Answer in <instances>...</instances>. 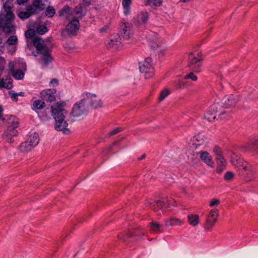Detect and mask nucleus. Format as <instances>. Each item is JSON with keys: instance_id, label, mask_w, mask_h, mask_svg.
Returning a JSON list of instances; mask_svg holds the SVG:
<instances>
[{"instance_id": "obj_1", "label": "nucleus", "mask_w": 258, "mask_h": 258, "mask_svg": "<svg viewBox=\"0 0 258 258\" xmlns=\"http://www.w3.org/2000/svg\"><path fill=\"white\" fill-rule=\"evenodd\" d=\"M4 10L0 14V28H2L7 33H14L15 28L12 24L15 16L8 2L3 5Z\"/></svg>"}, {"instance_id": "obj_2", "label": "nucleus", "mask_w": 258, "mask_h": 258, "mask_svg": "<svg viewBox=\"0 0 258 258\" xmlns=\"http://www.w3.org/2000/svg\"><path fill=\"white\" fill-rule=\"evenodd\" d=\"M33 45L37 48L38 62L42 66H47L52 61V57L50 54V50L44 44V41L41 39L36 37L33 40Z\"/></svg>"}, {"instance_id": "obj_3", "label": "nucleus", "mask_w": 258, "mask_h": 258, "mask_svg": "<svg viewBox=\"0 0 258 258\" xmlns=\"http://www.w3.org/2000/svg\"><path fill=\"white\" fill-rule=\"evenodd\" d=\"M89 110L87 100L85 97L76 102L73 106L72 115L74 117H80L87 114Z\"/></svg>"}, {"instance_id": "obj_4", "label": "nucleus", "mask_w": 258, "mask_h": 258, "mask_svg": "<svg viewBox=\"0 0 258 258\" xmlns=\"http://www.w3.org/2000/svg\"><path fill=\"white\" fill-rule=\"evenodd\" d=\"M140 71L145 74V79H149L154 75V69L152 66L151 58L148 57L145 60L139 63Z\"/></svg>"}, {"instance_id": "obj_5", "label": "nucleus", "mask_w": 258, "mask_h": 258, "mask_svg": "<svg viewBox=\"0 0 258 258\" xmlns=\"http://www.w3.org/2000/svg\"><path fill=\"white\" fill-rule=\"evenodd\" d=\"M64 105L62 102H57L55 106L51 107V112L52 115L54 120L56 119V117L58 119H65L67 115V111L66 110L62 108Z\"/></svg>"}, {"instance_id": "obj_6", "label": "nucleus", "mask_w": 258, "mask_h": 258, "mask_svg": "<svg viewBox=\"0 0 258 258\" xmlns=\"http://www.w3.org/2000/svg\"><path fill=\"white\" fill-rule=\"evenodd\" d=\"M218 216L219 211L217 209L214 208L210 211L209 214L206 217V221L205 225V229L206 230H211L217 220Z\"/></svg>"}, {"instance_id": "obj_7", "label": "nucleus", "mask_w": 258, "mask_h": 258, "mask_svg": "<svg viewBox=\"0 0 258 258\" xmlns=\"http://www.w3.org/2000/svg\"><path fill=\"white\" fill-rule=\"evenodd\" d=\"M201 63L202 58L199 52L197 56L192 53L189 54L188 65L194 72L197 73L201 72Z\"/></svg>"}, {"instance_id": "obj_8", "label": "nucleus", "mask_w": 258, "mask_h": 258, "mask_svg": "<svg viewBox=\"0 0 258 258\" xmlns=\"http://www.w3.org/2000/svg\"><path fill=\"white\" fill-rule=\"evenodd\" d=\"M86 100H87V104L90 103L92 107L97 108L102 106V102L98 97H96L95 94L90 93L83 94Z\"/></svg>"}, {"instance_id": "obj_9", "label": "nucleus", "mask_w": 258, "mask_h": 258, "mask_svg": "<svg viewBox=\"0 0 258 258\" xmlns=\"http://www.w3.org/2000/svg\"><path fill=\"white\" fill-rule=\"evenodd\" d=\"M69 22L66 26V30L71 35H76L79 29V21L75 17L69 20Z\"/></svg>"}, {"instance_id": "obj_10", "label": "nucleus", "mask_w": 258, "mask_h": 258, "mask_svg": "<svg viewBox=\"0 0 258 258\" xmlns=\"http://www.w3.org/2000/svg\"><path fill=\"white\" fill-rule=\"evenodd\" d=\"M55 122L54 128L55 130L62 132L64 134H70V130L68 128V123L65 119H58V118L56 117Z\"/></svg>"}, {"instance_id": "obj_11", "label": "nucleus", "mask_w": 258, "mask_h": 258, "mask_svg": "<svg viewBox=\"0 0 258 258\" xmlns=\"http://www.w3.org/2000/svg\"><path fill=\"white\" fill-rule=\"evenodd\" d=\"M121 39L118 35L112 36L107 43V47L112 51L119 49L121 46Z\"/></svg>"}, {"instance_id": "obj_12", "label": "nucleus", "mask_w": 258, "mask_h": 258, "mask_svg": "<svg viewBox=\"0 0 258 258\" xmlns=\"http://www.w3.org/2000/svg\"><path fill=\"white\" fill-rule=\"evenodd\" d=\"M243 148L247 151L258 152V136L252 137Z\"/></svg>"}, {"instance_id": "obj_13", "label": "nucleus", "mask_w": 258, "mask_h": 258, "mask_svg": "<svg viewBox=\"0 0 258 258\" xmlns=\"http://www.w3.org/2000/svg\"><path fill=\"white\" fill-rule=\"evenodd\" d=\"M221 106L218 104H214L212 105L210 108L207 111L205 114V118L209 121H212L216 118V112L218 111L217 109Z\"/></svg>"}, {"instance_id": "obj_14", "label": "nucleus", "mask_w": 258, "mask_h": 258, "mask_svg": "<svg viewBox=\"0 0 258 258\" xmlns=\"http://www.w3.org/2000/svg\"><path fill=\"white\" fill-rule=\"evenodd\" d=\"M243 163L241 170H243L245 174L250 177L253 178L256 177L257 174L254 167L246 161H244Z\"/></svg>"}, {"instance_id": "obj_15", "label": "nucleus", "mask_w": 258, "mask_h": 258, "mask_svg": "<svg viewBox=\"0 0 258 258\" xmlns=\"http://www.w3.org/2000/svg\"><path fill=\"white\" fill-rule=\"evenodd\" d=\"M55 91L54 90L45 89L42 91L40 93V97L43 100L52 102L55 99L54 93Z\"/></svg>"}, {"instance_id": "obj_16", "label": "nucleus", "mask_w": 258, "mask_h": 258, "mask_svg": "<svg viewBox=\"0 0 258 258\" xmlns=\"http://www.w3.org/2000/svg\"><path fill=\"white\" fill-rule=\"evenodd\" d=\"M18 134V132L14 128H11L8 127V129L4 132L3 134V138L4 139L9 143H13L14 142L13 138L16 136Z\"/></svg>"}, {"instance_id": "obj_17", "label": "nucleus", "mask_w": 258, "mask_h": 258, "mask_svg": "<svg viewBox=\"0 0 258 258\" xmlns=\"http://www.w3.org/2000/svg\"><path fill=\"white\" fill-rule=\"evenodd\" d=\"M201 159L204 161L207 165L213 167L214 162L212 160L211 156L207 152L201 151L198 153Z\"/></svg>"}, {"instance_id": "obj_18", "label": "nucleus", "mask_w": 258, "mask_h": 258, "mask_svg": "<svg viewBox=\"0 0 258 258\" xmlns=\"http://www.w3.org/2000/svg\"><path fill=\"white\" fill-rule=\"evenodd\" d=\"M149 16L147 12H140L134 18V22L137 24H144L148 20Z\"/></svg>"}, {"instance_id": "obj_19", "label": "nucleus", "mask_w": 258, "mask_h": 258, "mask_svg": "<svg viewBox=\"0 0 258 258\" xmlns=\"http://www.w3.org/2000/svg\"><path fill=\"white\" fill-rule=\"evenodd\" d=\"M165 223L166 226H178L183 225L184 221L175 217H171L165 220Z\"/></svg>"}, {"instance_id": "obj_20", "label": "nucleus", "mask_w": 258, "mask_h": 258, "mask_svg": "<svg viewBox=\"0 0 258 258\" xmlns=\"http://www.w3.org/2000/svg\"><path fill=\"white\" fill-rule=\"evenodd\" d=\"M237 98L233 95L225 96L222 99L223 103L226 107L233 106L237 102Z\"/></svg>"}, {"instance_id": "obj_21", "label": "nucleus", "mask_w": 258, "mask_h": 258, "mask_svg": "<svg viewBox=\"0 0 258 258\" xmlns=\"http://www.w3.org/2000/svg\"><path fill=\"white\" fill-rule=\"evenodd\" d=\"M59 16L66 18L68 20H71L72 18L75 17L73 11L71 10L70 8L68 6H64L59 12Z\"/></svg>"}, {"instance_id": "obj_22", "label": "nucleus", "mask_w": 258, "mask_h": 258, "mask_svg": "<svg viewBox=\"0 0 258 258\" xmlns=\"http://www.w3.org/2000/svg\"><path fill=\"white\" fill-rule=\"evenodd\" d=\"M2 119L6 120L8 121V124H9L8 127L16 130L18 126V119L14 116L7 115L4 118H2Z\"/></svg>"}, {"instance_id": "obj_23", "label": "nucleus", "mask_w": 258, "mask_h": 258, "mask_svg": "<svg viewBox=\"0 0 258 258\" xmlns=\"http://www.w3.org/2000/svg\"><path fill=\"white\" fill-rule=\"evenodd\" d=\"M215 159L218 165L216 171L218 173H220L225 169L226 160L225 159L223 156L215 157Z\"/></svg>"}, {"instance_id": "obj_24", "label": "nucleus", "mask_w": 258, "mask_h": 258, "mask_svg": "<svg viewBox=\"0 0 258 258\" xmlns=\"http://www.w3.org/2000/svg\"><path fill=\"white\" fill-rule=\"evenodd\" d=\"M13 87L12 79L9 76L6 78L0 79V89L5 88L10 89Z\"/></svg>"}, {"instance_id": "obj_25", "label": "nucleus", "mask_w": 258, "mask_h": 258, "mask_svg": "<svg viewBox=\"0 0 258 258\" xmlns=\"http://www.w3.org/2000/svg\"><path fill=\"white\" fill-rule=\"evenodd\" d=\"M230 161L233 166L239 170H241L242 165H243V163L244 162V161L242 159L238 158L234 153L232 154Z\"/></svg>"}, {"instance_id": "obj_26", "label": "nucleus", "mask_w": 258, "mask_h": 258, "mask_svg": "<svg viewBox=\"0 0 258 258\" xmlns=\"http://www.w3.org/2000/svg\"><path fill=\"white\" fill-rule=\"evenodd\" d=\"M187 218L189 224L192 227H196L200 223V217L197 214H188Z\"/></svg>"}, {"instance_id": "obj_27", "label": "nucleus", "mask_w": 258, "mask_h": 258, "mask_svg": "<svg viewBox=\"0 0 258 258\" xmlns=\"http://www.w3.org/2000/svg\"><path fill=\"white\" fill-rule=\"evenodd\" d=\"M18 61L21 64V65H22L21 68L25 70L26 68V63L24 61V60L23 59H20L18 60ZM18 64V63L16 61H10L9 65H8V67H9L10 71L11 72V73L14 71V69L15 68H18V67L21 68V66H17Z\"/></svg>"}, {"instance_id": "obj_28", "label": "nucleus", "mask_w": 258, "mask_h": 258, "mask_svg": "<svg viewBox=\"0 0 258 258\" xmlns=\"http://www.w3.org/2000/svg\"><path fill=\"white\" fill-rule=\"evenodd\" d=\"M27 141L29 142V144L34 148L39 143V137L38 134L36 133L31 134Z\"/></svg>"}, {"instance_id": "obj_29", "label": "nucleus", "mask_w": 258, "mask_h": 258, "mask_svg": "<svg viewBox=\"0 0 258 258\" xmlns=\"http://www.w3.org/2000/svg\"><path fill=\"white\" fill-rule=\"evenodd\" d=\"M122 27L123 36L125 39H128L130 38L132 33L130 29L129 24H124ZM122 34V32H121Z\"/></svg>"}, {"instance_id": "obj_30", "label": "nucleus", "mask_w": 258, "mask_h": 258, "mask_svg": "<svg viewBox=\"0 0 258 258\" xmlns=\"http://www.w3.org/2000/svg\"><path fill=\"white\" fill-rule=\"evenodd\" d=\"M20 151L23 153L28 152L33 149V147L29 144V142H23L19 147Z\"/></svg>"}, {"instance_id": "obj_31", "label": "nucleus", "mask_w": 258, "mask_h": 258, "mask_svg": "<svg viewBox=\"0 0 258 258\" xmlns=\"http://www.w3.org/2000/svg\"><path fill=\"white\" fill-rule=\"evenodd\" d=\"M132 3V0H122V5L123 8V13L125 15L130 13V6Z\"/></svg>"}, {"instance_id": "obj_32", "label": "nucleus", "mask_w": 258, "mask_h": 258, "mask_svg": "<svg viewBox=\"0 0 258 258\" xmlns=\"http://www.w3.org/2000/svg\"><path fill=\"white\" fill-rule=\"evenodd\" d=\"M13 77L17 80H22L24 77V72L23 71L18 69L12 72Z\"/></svg>"}, {"instance_id": "obj_33", "label": "nucleus", "mask_w": 258, "mask_h": 258, "mask_svg": "<svg viewBox=\"0 0 258 258\" xmlns=\"http://www.w3.org/2000/svg\"><path fill=\"white\" fill-rule=\"evenodd\" d=\"M152 208L154 209L155 210H158L160 209H163V208H166L167 206H165V201H158L156 202H154V204L151 206Z\"/></svg>"}, {"instance_id": "obj_34", "label": "nucleus", "mask_w": 258, "mask_h": 258, "mask_svg": "<svg viewBox=\"0 0 258 258\" xmlns=\"http://www.w3.org/2000/svg\"><path fill=\"white\" fill-rule=\"evenodd\" d=\"M170 90L167 88L162 90L159 95V101L161 102L164 100L170 94Z\"/></svg>"}, {"instance_id": "obj_35", "label": "nucleus", "mask_w": 258, "mask_h": 258, "mask_svg": "<svg viewBox=\"0 0 258 258\" xmlns=\"http://www.w3.org/2000/svg\"><path fill=\"white\" fill-rule=\"evenodd\" d=\"M32 3L33 7L37 8L38 10H42L45 9V5L41 0H34Z\"/></svg>"}, {"instance_id": "obj_36", "label": "nucleus", "mask_w": 258, "mask_h": 258, "mask_svg": "<svg viewBox=\"0 0 258 258\" xmlns=\"http://www.w3.org/2000/svg\"><path fill=\"white\" fill-rule=\"evenodd\" d=\"M33 106L36 109H42L45 107V103L43 101L37 100L34 101Z\"/></svg>"}, {"instance_id": "obj_37", "label": "nucleus", "mask_w": 258, "mask_h": 258, "mask_svg": "<svg viewBox=\"0 0 258 258\" xmlns=\"http://www.w3.org/2000/svg\"><path fill=\"white\" fill-rule=\"evenodd\" d=\"M162 227V225L159 224V223L155 222H152L151 223V229L156 232H160V229Z\"/></svg>"}, {"instance_id": "obj_38", "label": "nucleus", "mask_w": 258, "mask_h": 258, "mask_svg": "<svg viewBox=\"0 0 258 258\" xmlns=\"http://www.w3.org/2000/svg\"><path fill=\"white\" fill-rule=\"evenodd\" d=\"M55 14V9L52 7H48L45 11V15L48 17H53Z\"/></svg>"}, {"instance_id": "obj_39", "label": "nucleus", "mask_w": 258, "mask_h": 258, "mask_svg": "<svg viewBox=\"0 0 258 258\" xmlns=\"http://www.w3.org/2000/svg\"><path fill=\"white\" fill-rule=\"evenodd\" d=\"M18 42V38L16 36H12L10 37L7 41V43L10 45H15Z\"/></svg>"}, {"instance_id": "obj_40", "label": "nucleus", "mask_w": 258, "mask_h": 258, "mask_svg": "<svg viewBox=\"0 0 258 258\" xmlns=\"http://www.w3.org/2000/svg\"><path fill=\"white\" fill-rule=\"evenodd\" d=\"M47 31V28L44 25H39L36 27V32L40 34H44Z\"/></svg>"}, {"instance_id": "obj_41", "label": "nucleus", "mask_w": 258, "mask_h": 258, "mask_svg": "<svg viewBox=\"0 0 258 258\" xmlns=\"http://www.w3.org/2000/svg\"><path fill=\"white\" fill-rule=\"evenodd\" d=\"M213 151L215 154V157H219L223 156L221 149L218 146L214 147Z\"/></svg>"}, {"instance_id": "obj_42", "label": "nucleus", "mask_w": 258, "mask_h": 258, "mask_svg": "<svg viewBox=\"0 0 258 258\" xmlns=\"http://www.w3.org/2000/svg\"><path fill=\"white\" fill-rule=\"evenodd\" d=\"M31 16L30 13L27 10L26 12H21L18 14V16L22 19H26Z\"/></svg>"}, {"instance_id": "obj_43", "label": "nucleus", "mask_w": 258, "mask_h": 258, "mask_svg": "<svg viewBox=\"0 0 258 258\" xmlns=\"http://www.w3.org/2000/svg\"><path fill=\"white\" fill-rule=\"evenodd\" d=\"M35 35V31L33 29H28L25 32V37L27 38H32Z\"/></svg>"}, {"instance_id": "obj_44", "label": "nucleus", "mask_w": 258, "mask_h": 258, "mask_svg": "<svg viewBox=\"0 0 258 258\" xmlns=\"http://www.w3.org/2000/svg\"><path fill=\"white\" fill-rule=\"evenodd\" d=\"M191 79L192 81H196L197 80V77L194 74V73H190L184 76L183 79Z\"/></svg>"}, {"instance_id": "obj_45", "label": "nucleus", "mask_w": 258, "mask_h": 258, "mask_svg": "<svg viewBox=\"0 0 258 258\" xmlns=\"http://www.w3.org/2000/svg\"><path fill=\"white\" fill-rule=\"evenodd\" d=\"M27 10L30 13L31 15L35 14L37 12V10H38L37 8L33 7V4L28 6L27 7Z\"/></svg>"}, {"instance_id": "obj_46", "label": "nucleus", "mask_w": 258, "mask_h": 258, "mask_svg": "<svg viewBox=\"0 0 258 258\" xmlns=\"http://www.w3.org/2000/svg\"><path fill=\"white\" fill-rule=\"evenodd\" d=\"M234 177V174L233 172L228 171L225 173L224 178V179L227 181L231 180Z\"/></svg>"}, {"instance_id": "obj_47", "label": "nucleus", "mask_w": 258, "mask_h": 258, "mask_svg": "<svg viewBox=\"0 0 258 258\" xmlns=\"http://www.w3.org/2000/svg\"><path fill=\"white\" fill-rule=\"evenodd\" d=\"M162 0H149L147 5L153 4L155 6H159L162 4Z\"/></svg>"}, {"instance_id": "obj_48", "label": "nucleus", "mask_w": 258, "mask_h": 258, "mask_svg": "<svg viewBox=\"0 0 258 258\" xmlns=\"http://www.w3.org/2000/svg\"><path fill=\"white\" fill-rule=\"evenodd\" d=\"M220 204V201L217 199H214L212 200L209 203V206L211 207L218 206Z\"/></svg>"}, {"instance_id": "obj_49", "label": "nucleus", "mask_w": 258, "mask_h": 258, "mask_svg": "<svg viewBox=\"0 0 258 258\" xmlns=\"http://www.w3.org/2000/svg\"><path fill=\"white\" fill-rule=\"evenodd\" d=\"M5 64V59H4V58L0 57V75L2 74Z\"/></svg>"}, {"instance_id": "obj_50", "label": "nucleus", "mask_w": 258, "mask_h": 258, "mask_svg": "<svg viewBox=\"0 0 258 258\" xmlns=\"http://www.w3.org/2000/svg\"><path fill=\"white\" fill-rule=\"evenodd\" d=\"M83 11V7L82 5H80L75 8V9L73 11V13L75 14H81L82 13Z\"/></svg>"}, {"instance_id": "obj_51", "label": "nucleus", "mask_w": 258, "mask_h": 258, "mask_svg": "<svg viewBox=\"0 0 258 258\" xmlns=\"http://www.w3.org/2000/svg\"><path fill=\"white\" fill-rule=\"evenodd\" d=\"M219 117L221 119H228L230 116L228 115L227 111H222L219 114Z\"/></svg>"}, {"instance_id": "obj_52", "label": "nucleus", "mask_w": 258, "mask_h": 258, "mask_svg": "<svg viewBox=\"0 0 258 258\" xmlns=\"http://www.w3.org/2000/svg\"><path fill=\"white\" fill-rule=\"evenodd\" d=\"M185 82H184L183 80H178L177 86L179 88H183L186 86Z\"/></svg>"}, {"instance_id": "obj_53", "label": "nucleus", "mask_w": 258, "mask_h": 258, "mask_svg": "<svg viewBox=\"0 0 258 258\" xmlns=\"http://www.w3.org/2000/svg\"><path fill=\"white\" fill-rule=\"evenodd\" d=\"M121 131V128L120 127H117L116 128H115L113 130L111 131L109 134L110 136H112V135H115L117 133H118L119 132H120Z\"/></svg>"}, {"instance_id": "obj_54", "label": "nucleus", "mask_w": 258, "mask_h": 258, "mask_svg": "<svg viewBox=\"0 0 258 258\" xmlns=\"http://www.w3.org/2000/svg\"><path fill=\"white\" fill-rule=\"evenodd\" d=\"M18 94L15 93H11V97L13 101H17L18 100Z\"/></svg>"}, {"instance_id": "obj_55", "label": "nucleus", "mask_w": 258, "mask_h": 258, "mask_svg": "<svg viewBox=\"0 0 258 258\" xmlns=\"http://www.w3.org/2000/svg\"><path fill=\"white\" fill-rule=\"evenodd\" d=\"M50 84L53 87L56 86L58 84L57 80L56 79H52L50 82Z\"/></svg>"}, {"instance_id": "obj_56", "label": "nucleus", "mask_w": 258, "mask_h": 258, "mask_svg": "<svg viewBox=\"0 0 258 258\" xmlns=\"http://www.w3.org/2000/svg\"><path fill=\"white\" fill-rule=\"evenodd\" d=\"M28 0H17V3L19 5H23L28 2Z\"/></svg>"}, {"instance_id": "obj_57", "label": "nucleus", "mask_w": 258, "mask_h": 258, "mask_svg": "<svg viewBox=\"0 0 258 258\" xmlns=\"http://www.w3.org/2000/svg\"><path fill=\"white\" fill-rule=\"evenodd\" d=\"M108 29V26L106 25L104 26L103 28H101L100 31L101 32H105Z\"/></svg>"}, {"instance_id": "obj_58", "label": "nucleus", "mask_w": 258, "mask_h": 258, "mask_svg": "<svg viewBox=\"0 0 258 258\" xmlns=\"http://www.w3.org/2000/svg\"><path fill=\"white\" fill-rule=\"evenodd\" d=\"M3 112V108L2 106H0V118L2 116Z\"/></svg>"}, {"instance_id": "obj_59", "label": "nucleus", "mask_w": 258, "mask_h": 258, "mask_svg": "<svg viewBox=\"0 0 258 258\" xmlns=\"http://www.w3.org/2000/svg\"><path fill=\"white\" fill-rule=\"evenodd\" d=\"M16 50V48L15 46H14V47L12 48V50L10 51L11 52H12V53L15 52Z\"/></svg>"}, {"instance_id": "obj_60", "label": "nucleus", "mask_w": 258, "mask_h": 258, "mask_svg": "<svg viewBox=\"0 0 258 258\" xmlns=\"http://www.w3.org/2000/svg\"><path fill=\"white\" fill-rule=\"evenodd\" d=\"M92 0H83L84 2H85L87 4H89Z\"/></svg>"}, {"instance_id": "obj_61", "label": "nucleus", "mask_w": 258, "mask_h": 258, "mask_svg": "<svg viewBox=\"0 0 258 258\" xmlns=\"http://www.w3.org/2000/svg\"><path fill=\"white\" fill-rule=\"evenodd\" d=\"M180 1L183 3H186V2L189 1L190 0H180Z\"/></svg>"}, {"instance_id": "obj_62", "label": "nucleus", "mask_w": 258, "mask_h": 258, "mask_svg": "<svg viewBox=\"0 0 258 258\" xmlns=\"http://www.w3.org/2000/svg\"><path fill=\"white\" fill-rule=\"evenodd\" d=\"M201 136H198L197 138H196V140L198 141H199V139L201 138Z\"/></svg>"}, {"instance_id": "obj_63", "label": "nucleus", "mask_w": 258, "mask_h": 258, "mask_svg": "<svg viewBox=\"0 0 258 258\" xmlns=\"http://www.w3.org/2000/svg\"><path fill=\"white\" fill-rule=\"evenodd\" d=\"M145 158V155H142L140 158V159H143Z\"/></svg>"}, {"instance_id": "obj_64", "label": "nucleus", "mask_w": 258, "mask_h": 258, "mask_svg": "<svg viewBox=\"0 0 258 258\" xmlns=\"http://www.w3.org/2000/svg\"><path fill=\"white\" fill-rule=\"evenodd\" d=\"M134 235H135V236H138V234L137 233V232H136V233L135 234H134Z\"/></svg>"}]
</instances>
